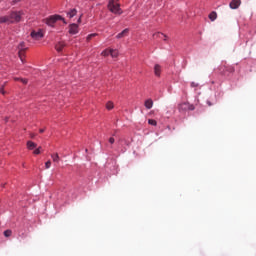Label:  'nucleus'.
<instances>
[{
    "label": "nucleus",
    "instance_id": "obj_30",
    "mask_svg": "<svg viewBox=\"0 0 256 256\" xmlns=\"http://www.w3.org/2000/svg\"><path fill=\"white\" fill-rule=\"evenodd\" d=\"M109 143H110L111 145H113V143H115V138H113V137L109 138Z\"/></svg>",
    "mask_w": 256,
    "mask_h": 256
},
{
    "label": "nucleus",
    "instance_id": "obj_17",
    "mask_svg": "<svg viewBox=\"0 0 256 256\" xmlns=\"http://www.w3.org/2000/svg\"><path fill=\"white\" fill-rule=\"evenodd\" d=\"M75 15H77V9H72L69 12H67V17H69V19H73V17H75Z\"/></svg>",
    "mask_w": 256,
    "mask_h": 256
},
{
    "label": "nucleus",
    "instance_id": "obj_25",
    "mask_svg": "<svg viewBox=\"0 0 256 256\" xmlns=\"http://www.w3.org/2000/svg\"><path fill=\"white\" fill-rule=\"evenodd\" d=\"M0 93L2 94V95H6V91H5V85H2L1 87H0Z\"/></svg>",
    "mask_w": 256,
    "mask_h": 256
},
{
    "label": "nucleus",
    "instance_id": "obj_21",
    "mask_svg": "<svg viewBox=\"0 0 256 256\" xmlns=\"http://www.w3.org/2000/svg\"><path fill=\"white\" fill-rule=\"evenodd\" d=\"M102 57H109V55H111V49H105L102 53H101Z\"/></svg>",
    "mask_w": 256,
    "mask_h": 256
},
{
    "label": "nucleus",
    "instance_id": "obj_15",
    "mask_svg": "<svg viewBox=\"0 0 256 256\" xmlns=\"http://www.w3.org/2000/svg\"><path fill=\"white\" fill-rule=\"evenodd\" d=\"M37 147V143L33 142V141H28L27 142V148L30 151H33V149H35Z\"/></svg>",
    "mask_w": 256,
    "mask_h": 256
},
{
    "label": "nucleus",
    "instance_id": "obj_8",
    "mask_svg": "<svg viewBox=\"0 0 256 256\" xmlns=\"http://www.w3.org/2000/svg\"><path fill=\"white\" fill-rule=\"evenodd\" d=\"M32 39H35L36 41H39V39H43V32L41 30L39 31H32L31 32Z\"/></svg>",
    "mask_w": 256,
    "mask_h": 256
},
{
    "label": "nucleus",
    "instance_id": "obj_34",
    "mask_svg": "<svg viewBox=\"0 0 256 256\" xmlns=\"http://www.w3.org/2000/svg\"><path fill=\"white\" fill-rule=\"evenodd\" d=\"M31 139H35V134H30Z\"/></svg>",
    "mask_w": 256,
    "mask_h": 256
},
{
    "label": "nucleus",
    "instance_id": "obj_36",
    "mask_svg": "<svg viewBox=\"0 0 256 256\" xmlns=\"http://www.w3.org/2000/svg\"><path fill=\"white\" fill-rule=\"evenodd\" d=\"M78 23H81V18L78 19Z\"/></svg>",
    "mask_w": 256,
    "mask_h": 256
},
{
    "label": "nucleus",
    "instance_id": "obj_11",
    "mask_svg": "<svg viewBox=\"0 0 256 256\" xmlns=\"http://www.w3.org/2000/svg\"><path fill=\"white\" fill-rule=\"evenodd\" d=\"M65 42H58L55 46L56 51H58V53H61V51H63V49H65Z\"/></svg>",
    "mask_w": 256,
    "mask_h": 256
},
{
    "label": "nucleus",
    "instance_id": "obj_14",
    "mask_svg": "<svg viewBox=\"0 0 256 256\" xmlns=\"http://www.w3.org/2000/svg\"><path fill=\"white\" fill-rule=\"evenodd\" d=\"M144 107H146V109H153V100L152 99H147L144 102Z\"/></svg>",
    "mask_w": 256,
    "mask_h": 256
},
{
    "label": "nucleus",
    "instance_id": "obj_31",
    "mask_svg": "<svg viewBox=\"0 0 256 256\" xmlns=\"http://www.w3.org/2000/svg\"><path fill=\"white\" fill-rule=\"evenodd\" d=\"M191 87H197V84H195V82H192Z\"/></svg>",
    "mask_w": 256,
    "mask_h": 256
},
{
    "label": "nucleus",
    "instance_id": "obj_4",
    "mask_svg": "<svg viewBox=\"0 0 256 256\" xmlns=\"http://www.w3.org/2000/svg\"><path fill=\"white\" fill-rule=\"evenodd\" d=\"M23 15V12H12L9 14L10 16V23H19L21 21V17Z\"/></svg>",
    "mask_w": 256,
    "mask_h": 256
},
{
    "label": "nucleus",
    "instance_id": "obj_10",
    "mask_svg": "<svg viewBox=\"0 0 256 256\" xmlns=\"http://www.w3.org/2000/svg\"><path fill=\"white\" fill-rule=\"evenodd\" d=\"M129 35V29L126 28L122 32H120L117 36L116 39H123V37H127Z\"/></svg>",
    "mask_w": 256,
    "mask_h": 256
},
{
    "label": "nucleus",
    "instance_id": "obj_29",
    "mask_svg": "<svg viewBox=\"0 0 256 256\" xmlns=\"http://www.w3.org/2000/svg\"><path fill=\"white\" fill-rule=\"evenodd\" d=\"M20 81H21V83H23V85H27V83H29V80H27L25 78H21Z\"/></svg>",
    "mask_w": 256,
    "mask_h": 256
},
{
    "label": "nucleus",
    "instance_id": "obj_37",
    "mask_svg": "<svg viewBox=\"0 0 256 256\" xmlns=\"http://www.w3.org/2000/svg\"><path fill=\"white\" fill-rule=\"evenodd\" d=\"M164 41H167V36H166V37H164Z\"/></svg>",
    "mask_w": 256,
    "mask_h": 256
},
{
    "label": "nucleus",
    "instance_id": "obj_18",
    "mask_svg": "<svg viewBox=\"0 0 256 256\" xmlns=\"http://www.w3.org/2000/svg\"><path fill=\"white\" fill-rule=\"evenodd\" d=\"M163 37H167V35L161 32H156L153 34V39H163Z\"/></svg>",
    "mask_w": 256,
    "mask_h": 256
},
{
    "label": "nucleus",
    "instance_id": "obj_26",
    "mask_svg": "<svg viewBox=\"0 0 256 256\" xmlns=\"http://www.w3.org/2000/svg\"><path fill=\"white\" fill-rule=\"evenodd\" d=\"M34 155H40L41 154V147H38L36 150H34Z\"/></svg>",
    "mask_w": 256,
    "mask_h": 256
},
{
    "label": "nucleus",
    "instance_id": "obj_9",
    "mask_svg": "<svg viewBox=\"0 0 256 256\" xmlns=\"http://www.w3.org/2000/svg\"><path fill=\"white\" fill-rule=\"evenodd\" d=\"M241 5V0H232L229 4L231 9H239Z\"/></svg>",
    "mask_w": 256,
    "mask_h": 256
},
{
    "label": "nucleus",
    "instance_id": "obj_27",
    "mask_svg": "<svg viewBox=\"0 0 256 256\" xmlns=\"http://www.w3.org/2000/svg\"><path fill=\"white\" fill-rule=\"evenodd\" d=\"M92 37H97V33L89 34L87 36V41H89Z\"/></svg>",
    "mask_w": 256,
    "mask_h": 256
},
{
    "label": "nucleus",
    "instance_id": "obj_19",
    "mask_svg": "<svg viewBox=\"0 0 256 256\" xmlns=\"http://www.w3.org/2000/svg\"><path fill=\"white\" fill-rule=\"evenodd\" d=\"M110 55L113 59H116V57H119V51L115 49H110Z\"/></svg>",
    "mask_w": 256,
    "mask_h": 256
},
{
    "label": "nucleus",
    "instance_id": "obj_5",
    "mask_svg": "<svg viewBox=\"0 0 256 256\" xmlns=\"http://www.w3.org/2000/svg\"><path fill=\"white\" fill-rule=\"evenodd\" d=\"M178 109H179L180 112L183 113L185 111H193V110H195V106H193V105H191V104H189L187 102H184V103H182V104H180L178 106Z\"/></svg>",
    "mask_w": 256,
    "mask_h": 256
},
{
    "label": "nucleus",
    "instance_id": "obj_24",
    "mask_svg": "<svg viewBox=\"0 0 256 256\" xmlns=\"http://www.w3.org/2000/svg\"><path fill=\"white\" fill-rule=\"evenodd\" d=\"M12 231L11 230H5L4 231V235L6 236V237H11V235H12Z\"/></svg>",
    "mask_w": 256,
    "mask_h": 256
},
{
    "label": "nucleus",
    "instance_id": "obj_22",
    "mask_svg": "<svg viewBox=\"0 0 256 256\" xmlns=\"http://www.w3.org/2000/svg\"><path fill=\"white\" fill-rule=\"evenodd\" d=\"M114 105H113V102H108L106 104V109H108V111H111V109H113Z\"/></svg>",
    "mask_w": 256,
    "mask_h": 256
},
{
    "label": "nucleus",
    "instance_id": "obj_6",
    "mask_svg": "<svg viewBox=\"0 0 256 256\" xmlns=\"http://www.w3.org/2000/svg\"><path fill=\"white\" fill-rule=\"evenodd\" d=\"M27 49V47H25V42H21L19 45H18V55L23 63V57L25 55V50Z\"/></svg>",
    "mask_w": 256,
    "mask_h": 256
},
{
    "label": "nucleus",
    "instance_id": "obj_7",
    "mask_svg": "<svg viewBox=\"0 0 256 256\" xmlns=\"http://www.w3.org/2000/svg\"><path fill=\"white\" fill-rule=\"evenodd\" d=\"M69 33L70 35H77V33H79V26L75 23L70 24Z\"/></svg>",
    "mask_w": 256,
    "mask_h": 256
},
{
    "label": "nucleus",
    "instance_id": "obj_3",
    "mask_svg": "<svg viewBox=\"0 0 256 256\" xmlns=\"http://www.w3.org/2000/svg\"><path fill=\"white\" fill-rule=\"evenodd\" d=\"M218 71L220 75H227V73H233L235 69L233 68V66L227 65V63L225 62L224 64L219 66Z\"/></svg>",
    "mask_w": 256,
    "mask_h": 256
},
{
    "label": "nucleus",
    "instance_id": "obj_12",
    "mask_svg": "<svg viewBox=\"0 0 256 256\" xmlns=\"http://www.w3.org/2000/svg\"><path fill=\"white\" fill-rule=\"evenodd\" d=\"M0 23H8L11 24V18L9 15L1 16L0 17Z\"/></svg>",
    "mask_w": 256,
    "mask_h": 256
},
{
    "label": "nucleus",
    "instance_id": "obj_13",
    "mask_svg": "<svg viewBox=\"0 0 256 256\" xmlns=\"http://www.w3.org/2000/svg\"><path fill=\"white\" fill-rule=\"evenodd\" d=\"M154 73H155L156 77H161V65L156 64L154 66Z\"/></svg>",
    "mask_w": 256,
    "mask_h": 256
},
{
    "label": "nucleus",
    "instance_id": "obj_2",
    "mask_svg": "<svg viewBox=\"0 0 256 256\" xmlns=\"http://www.w3.org/2000/svg\"><path fill=\"white\" fill-rule=\"evenodd\" d=\"M57 21H63L65 25H67V22L65 21V18H62L61 15H52L49 18L46 19V24H48L50 27H53Z\"/></svg>",
    "mask_w": 256,
    "mask_h": 256
},
{
    "label": "nucleus",
    "instance_id": "obj_32",
    "mask_svg": "<svg viewBox=\"0 0 256 256\" xmlns=\"http://www.w3.org/2000/svg\"><path fill=\"white\" fill-rule=\"evenodd\" d=\"M207 105H208V107H211V105H213V104L211 103V101H207Z\"/></svg>",
    "mask_w": 256,
    "mask_h": 256
},
{
    "label": "nucleus",
    "instance_id": "obj_28",
    "mask_svg": "<svg viewBox=\"0 0 256 256\" xmlns=\"http://www.w3.org/2000/svg\"><path fill=\"white\" fill-rule=\"evenodd\" d=\"M45 167H46V169H50V168H51V160H48V161L45 163Z\"/></svg>",
    "mask_w": 256,
    "mask_h": 256
},
{
    "label": "nucleus",
    "instance_id": "obj_35",
    "mask_svg": "<svg viewBox=\"0 0 256 256\" xmlns=\"http://www.w3.org/2000/svg\"><path fill=\"white\" fill-rule=\"evenodd\" d=\"M39 133H45V129H40Z\"/></svg>",
    "mask_w": 256,
    "mask_h": 256
},
{
    "label": "nucleus",
    "instance_id": "obj_33",
    "mask_svg": "<svg viewBox=\"0 0 256 256\" xmlns=\"http://www.w3.org/2000/svg\"><path fill=\"white\" fill-rule=\"evenodd\" d=\"M14 81H21V78L15 77Z\"/></svg>",
    "mask_w": 256,
    "mask_h": 256
},
{
    "label": "nucleus",
    "instance_id": "obj_1",
    "mask_svg": "<svg viewBox=\"0 0 256 256\" xmlns=\"http://www.w3.org/2000/svg\"><path fill=\"white\" fill-rule=\"evenodd\" d=\"M108 9L111 13H114V15H121L123 13L121 6L115 0H109Z\"/></svg>",
    "mask_w": 256,
    "mask_h": 256
},
{
    "label": "nucleus",
    "instance_id": "obj_23",
    "mask_svg": "<svg viewBox=\"0 0 256 256\" xmlns=\"http://www.w3.org/2000/svg\"><path fill=\"white\" fill-rule=\"evenodd\" d=\"M148 124H149V125H153L154 127H156L157 121H156V120H153V119H149V120H148Z\"/></svg>",
    "mask_w": 256,
    "mask_h": 256
},
{
    "label": "nucleus",
    "instance_id": "obj_20",
    "mask_svg": "<svg viewBox=\"0 0 256 256\" xmlns=\"http://www.w3.org/2000/svg\"><path fill=\"white\" fill-rule=\"evenodd\" d=\"M210 21H215L217 19V12L213 11L209 14Z\"/></svg>",
    "mask_w": 256,
    "mask_h": 256
},
{
    "label": "nucleus",
    "instance_id": "obj_16",
    "mask_svg": "<svg viewBox=\"0 0 256 256\" xmlns=\"http://www.w3.org/2000/svg\"><path fill=\"white\" fill-rule=\"evenodd\" d=\"M51 159L53 160L54 163H59V161H61V158L59 157V153L51 154Z\"/></svg>",
    "mask_w": 256,
    "mask_h": 256
}]
</instances>
